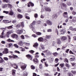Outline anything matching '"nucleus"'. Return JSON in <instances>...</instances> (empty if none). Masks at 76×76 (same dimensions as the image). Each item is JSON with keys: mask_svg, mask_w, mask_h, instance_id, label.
<instances>
[{"mask_svg": "<svg viewBox=\"0 0 76 76\" xmlns=\"http://www.w3.org/2000/svg\"><path fill=\"white\" fill-rule=\"evenodd\" d=\"M15 52L16 53H18V54H20V52H19V51L18 50H15Z\"/></svg>", "mask_w": 76, "mask_h": 76, "instance_id": "nucleus-61", "label": "nucleus"}, {"mask_svg": "<svg viewBox=\"0 0 76 76\" xmlns=\"http://www.w3.org/2000/svg\"><path fill=\"white\" fill-rule=\"evenodd\" d=\"M59 66L63 68V67H64V63L61 64H59Z\"/></svg>", "mask_w": 76, "mask_h": 76, "instance_id": "nucleus-31", "label": "nucleus"}, {"mask_svg": "<svg viewBox=\"0 0 76 76\" xmlns=\"http://www.w3.org/2000/svg\"><path fill=\"white\" fill-rule=\"evenodd\" d=\"M72 14L73 15H75L76 14V12L75 11H73L72 12Z\"/></svg>", "mask_w": 76, "mask_h": 76, "instance_id": "nucleus-50", "label": "nucleus"}, {"mask_svg": "<svg viewBox=\"0 0 76 76\" xmlns=\"http://www.w3.org/2000/svg\"><path fill=\"white\" fill-rule=\"evenodd\" d=\"M69 53L70 54H74V53L71 50H70Z\"/></svg>", "mask_w": 76, "mask_h": 76, "instance_id": "nucleus-63", "label": "nucleus"}, {"mask_svg": "<svg viewBox=\"0 0 76 76\" xmlns=\"http://www.w3.org/2000/svg\"><path fill=\"white\" fill-rule=\"evenodd\" d=\"M46 23L47 24H48V25H52V24H53L52 22L49 20H47Z\"/></svg>", "mask_w": 76, "mask_h": 76, "instance_id": "nucleus-9", "label": "nucleus"}, {"mask_svg": "<svg viewBox=\"0 0 76 76\" xmlns=\"http://www.w3.org/2000/svg\"><path fill=\"white\" fill-rule=\"evenodd\" d=\"M72 72L73 74H76V71H72Z\"/></svg>", "mask_w": 76, "mask_h": 76, "instance_id": "nucleus-54", "label": "nucleus"}, {"mask_svg": "<svg viewBox=\"0 0 76 76\" xmlns=\"http://www.w3.org/2000/svg\"><path fill=\"white\" fill-rule=\"evenodd\" d=\"M3 54H7L8 53V49L7 48L4 49V51L3 52Z\"/></svg>", "mask_w": 76, "mask_h": 76, "instance_id": "nucleus-10", "label": "nucleus"}, {"mask_svg": "<svg viewBox=\"0 0 76 76\" xmlns=\"http://www.w3.org/2000/svg\"><path fill=\"white\" fill-rule=\"evenodd\" d=\"M3 61H4L3 59H2L1 57H0V63H3Z\"/></svg>", "mask_w": 76, "mask_h": 76, "instance_id": "nucleus-26", "label": "nucleus"}, {"mask_svg": "<svg viewBox=\"0 0 76 76\" xmlns=\"http://www.w3.org/2000/svg\"><path fill=\"white\" fill-rule=\"evenodd\" d=\"M19 45L20 46H22L23 45V43H22V41H20L19 42Z\"/></svg>", "mask_w": 76, "mask_h": 76, "instance_id": "nucleus-32", "label": "nucleus"}, {"mask_svg": "<svg viewBox=\"0 0 76 76\" xmlns=\"http://www.w3.org/2000/svg\"><path fill=\"white\" fill-rule=\"evenodd\" d=\"M67 6L66 4L64 3H62L61 5V7L62 9H64V7Z\"/></svg>", "mask_w": 76, "mask_h": 76, "instance_id": "nucleus-6", "label": "nucleus"}, {"mask_svg": "<svg viewBox=\"0 0 76 76\" xmlns=\"http://www.w3.org/2000/svg\"><path fill=\"white\" fill-rule=\"evenodd\" d=\"M13 25H12V26L7 27V28L8 29H12V28H13Z\"/></svg>", "mask_w": 76, "mask_h": 76, "instance_id": "nucleus-35", "label": "nucleus"}, {"mask_svg": "<svg viewBox=\"0 0 76 76\" xmlns=\"http://www.w3.org/2000/svg\"><path fill=\"white\" fill-rule=\"evenodd\" d=\"M31 69H32L33 70H34L35 69V66L34 65H31Z\"/></svg>", "mask_w": 76, "mask_h": 76, "instance_id": "nucleus-34", "label": "nucleus"}, {"mask_svg": "<svg viewBox=\"0 0 76 76\" xmlns=\"http://www.w3.org/2000/svg\"><path fill=\"white\" fill-rule=\"evenodd\" d=\"M45 10H46V11H47L48 12V7H45Z\"/></svg>", "mask_w": 76, "mask_h": 76, "instance_id": "nucleus-55", "label": "nucleus"}, {"mask_svg": "<svg viewBox=\"0 0 76 76\" xmlns=\"http://www.w3.org/2000/svg\"><path fill=\"white\" fill-rule=\"evenodd\" d=\"M10 34V32L8 31L7 32L6 36L7 38H9V34Z\"/></svg>", "mask_w": 76, "mask_h": 76, "instance_id": "nucleus-23", "label": "nucleus"}, {"mask_svg": "<svg viewBox=\"0 0 76 76\" xmlns=\"http://www.w3.org/2000/svg\"><path fill=\"white\" fill-rule=\"evenodd\" d=\"M46 38H47V39H50L51 38V35H46Z\"/></svg>", "mask_w": 76, "mask_h": 76, "instance_id": "nucleus-28", "label": "nucleus"}, {"mask_svg": "<svg viewBox=\"0 0 76 76\" xmlns=\"http://www.w3.org/2000/svg\"><path fill=\"white\" fill-rule=\"evenodd\" d=\"M40 47L42 50H45V47H44L43 45L41 44Z\"/></svg>", "mask_w": 76, "mask_h": 76, "instance_id": "nucleus-25", "label": "nucleus"}, {"mask_svg": "<svg viewBox=\"0 0 76 76\" xmlns=\"http://www.w3.org/2000/svg\"><path fill=\"white\" fill-rule=\"evenodd\" d=\"M61 39L62 41H64L65 40H66L67 39V37L65 36H62L61 38Z\"/></svg>", "mask_w": 76, "mask_h": 76, "instance_id": "nucleus-8", "label": "nucleus"}, {"mask_svg": "<svg viewBox=\"0 0 76 76\" xmlns=\"http://www.w3.org/2000/svg\"><path fill=\"white\" fill-rule=\"evenodd\" d=\"M38 41H40V42L43 41H44V39H43L42 37H39L38 39Z\"/></svg>", "mask_w": 76, "mask_h": 76, "instance_id": "nucleus-19", "label": "nucleus"}, {"mask_svg": "<svg viewBox=\"0 0 76 76\" xmlns=\"http://www.w3.org/2000/svg\"><path fill=\"white\" fill-rule=\"evenodd\" d=\"M14 14V12H13V10H10V12L9 13V15H10V16H13Z\"/></svg>", "mask_w": 76, "mask_h": 76, "instance_id": "nucleus-13", "label": "nucleus"}, {"mask_svg": "<svg viewBox=\"0 0 76 76\" xmlns=\"http://www.w3.org/2000/svg\"><path fill=\"white\" fill-rule=\"evenodd\" d=\"M26 56L27 58H30L31 59H30V60H31L32 59V56L31 55L28 54L27 55H26Z\"/></svg>", "mask_w": 76, "mask_h": 76, "instance_id": "nucleus-21", "label": "nucleus"}, {"mask_svg": "<svg viewBox=\"0 0 76 76\" xmlns=\"http://www.w3.org/2000/svg\"><path fill=\"white\" fill-rule=\"evenodd\" d=\"M14 46L15 47H16L17 48H19V46H18V45H16V44H14Z\"/></svg>", "mask_w": 76, "mask_h": 76, "instance_id": "nucleus-62", "label": "nucleus"}, {"mask_svg": "<svg viewBox=\"0 0 76 76\" xmlns=\"http://www.w3.org/2000/svg\"><path fill=\"white\" fill-rule=\"evenodd\" d=\"M20 24H19L16 26L17 28H20V26L22 27V28L24 27V23L21 22Z\"/></svg>", "mask_w": 76, "mask_h": 76, "instance_id": "nucleus-1", "label": "nucleus"}, {"mask_svg": "<svg viewBox=\"0 0 76 76\" xmlns=\"http://www.w3.org/2000/svg\"><path fill=\"white\" fill-rule=\"evenodd\" d=\"M65 66L67 67H68L69 68V67H70V65H69V64H65Z\"/></svg>", "mask_w": 76, "mask_h": 76, "instance_id": "nucleus-53", "label": "nucleus"}, {"mask_svg": "<svg viewBox=\"0 0 76 76\" xmlns=\"http://www.w3.org/2000/svg\"><path fill=\"white\" fill-rule=\"evenodd\" d=\"M62 16L65 18H68V14L67 12H64L63 13Z\"/></svg>", "mask_w": 76, "mask_h": 76, "instance_id": "nucleus-3", "label": "nucleus"}, {"mask_svg": "<svg viewBox=\"0 0 76 76\" xmlns=\"http://www.w3.org/2000/svg\"><path fill=\"white\" fill-rule=\"evenodd\" d=\"M52 53L49 50H47L46 54L48 55H50Z\"/></svg>", "mask_w": 76, "mask_h": 76, "instance_id": "nucleus-24", "label": "nucleus"}, {"mask_svg": "<svg viewBox=\"0 0 76 76\" xmlns=\"http://www.w3.org/2000/svg\"><path fill=\"white\" fill-rule=\"evenodd\" d=\"M50 60V63H53V61L54 60V58H51Z\"/></svg>", "mask_w": 76, "mask_h": 76, "instance_id": "nucleus-38", "label": "nucleus"}, {"mask_svg": "<svg viewBox=\"0 0 76 76\" xmlns=\"http://www.w3.org/2000/svg\"><path fill=\"white\" fill-rule=\"evenodd\" d=\"M31 6H34V3L31 2H29L28 4V7H29Z\"/></svg>", "mask_w": 76, "mask_h": 76, "instance_id": "nucleus-11", "label": "nucleus"}, {"mask_svg": "<svg viewBox=\"0 0 76 76\" xmlns=\"http://www.w3.org/2000/svg\"><path fill=\"white\" fill-rule=\"evenodd\" d=\"M58 60L59 59L57 58H56L55 60V63H58Z\"/></svg>", "mask_w": 76, "mask_h": 76, "instance_id": "nucleus-37", "label": "nucleus"}, {"mask_svg": "<svg viewBox=\"0 0 76 76\" xmlns=\"http://www.w3.org/2000/svg\"><path fill=\"white\" fill-rule=\"evenodd\" d=\"M3 2H5L6 3H9L10 0H3Z\"/></svg>", "mask_w": 76, "mask_h": 76, "instance_id": "nucleus-33", "label": "nucleus"}, {"mask_svg": "<svg viewBox=\"0 0 76 76\" xmlns=\"http://www.w3.org/2000/svg\"><path fill=\"white\" fill-rule=\"evenodd\" d=\"M12 38H15L17 40H18L19 39V37H18V36L15 34H12Z\"/></svg>", "mask_w": 76, "mask_h": 76, "instance_id": "nucleus-2", "label": "nucleus"}, {"mask_svg": "<svg viewBox=\"0 0 76 76\" xmlns=\"http://www.w3.org/2000/svg\"><path fill=\"white\" fill-rule=\"evenodd\" d=\"M1 43L3 44H5V43H6V42L4 41H2L1 42Z\"/></svg>", "mask_w": 76, "mask_h": 76, "instance_id": "nucleus-57", "label": "nucleus"}, {"mask_svg": "<svg viewBox=\"0 0 76 76\" xmlns=\"http://www.w3.org/2000/svg\"><path fill=\"white\" fill-rule=\"evenodd\" d=\"M73 58H71L70 59L71 60H72L73 61H74V60L75 59V57L74 56H73Z\"/></svg>", "mask_w": 76, "mask_h": 76, "instance_id": "nucleus-49", "label": "nucleus"}, {"mask_svg": "<svg viewBox=\"0 0 76 76\" xmlns=\"http://www.w3.org/2000/svg\"><path fill=\"white\" fill-rule=\"evenodd\" d=\"M47 31L48 32H51V31H52V30L51 29H48V30H47Z\"/></svg>", "mask_w": 76, "mask_h": 76, "instance_id": "nucleus-64", "label": "nucleus"}, {"mask_svg": "<svg viewBox=\"0 0 76 76\" xmlns=\"http://www.w3.org/2000/svg\"><path fill=\"white\" fill-rule=\"evenodd\" d=\"M33 61L35 64H37V63H38L39 62L37 58H34L33 60Z\"/></svg>", "mask_w": 76, "mask_h": 76, "instance_id": "nucleus-12", "label": "nucleus"}, {"mask_svg": "<svg viewBox=\"0 0 76 76\" xmlns=\"http://www.w3.org/2000/svg\"><path fill=\"white\" fill-rule=\"evenodd\" d=\"M13 57L14 58H18V56L16 55H15L14 54H13Z\"/></svg>", "mask_w": 76, "mask_h": 76, "instance_id": "nucleus-44", "label": "nucleus"}, {"mask_svg": "<svg viewBox=\"0 0 76 76\" xmlns=\"http://www.w3.org/2000/svg\"><path fill=\"white\" fill-rule=\"evenodd\" d=\"M67 47V46H66V45H63L62 47V49H64V48H65Z\"/></svg>", "mask_w": 76, "mask_h": 76, "instance_id": "nucleus-51", "label": "nucleus"}, {"mask_svg": "<svg viewBox=\"0 0 76 76\" xmlns=\"http://www.w3.org/2000/svg\"><path fill=\"white\" fill-rule=\"evenodd\" d=\"M11 66L12 67H13L15 69H17L18 68V66L15 64H11Z\"/></svg>", "mask_w": 76, "mask_h": 76, "instance_id": "nucleus-7", "label": "nucleus"}, {"mask_svg": "<svg viewBox=\"0 0 76 76\" xmlns=\"http://www.w3.org/2000/svg\"><path fill=\"white\" fill-rule=\"evenodd\" d=\"M24 76H28V74L26 72H24Z\"/></svg>", "mask_w": 76, "mask_h": 76, "instance_id": "nucleus-52", "label": "nucleus"}, {"mask_svg": "<svg viewBox=\"0 0 76 76\" xmlns=\"http://www.w3.org/2000/svg\"><path fill=\"white\" fill-rule=\"evenodd\" d=\"M57 16H58L56 14H55L53 15L52 17L53 18H54V19H56V18H57Z\"/></svg>", "mask_w": 76, "mask_h": 76, "instance_id": "nucleus-16", "label": "nucleus"}, {"mask_svg": "<svg viewBox=\"0 0 76 76\" xmlns=\"http://www.w3.org/2000/svg\"><path fill=\"white\" fill-rule=\"evenodd\" d=\"M34 17L36 18H38V14H35L34 15Z\"/></svg>", "mask_w": 76, "mask_h": 76, "instance_id": "nucleus-59", "label": "nucleus"}, {"mask_svg": "<svg viewBox=\"0 0 76 76\" xmlns=\"http://www.w3.org/2000/svg\"><path fill=\"white\" fill-rule=\"evenodd\" d=\"M39 68L40 69H42V64L39 65Z\"/></svg>", "mask_w": 76, "mask_h": 76, "instance_id": "nucleus-43", "label": "nucleus"}, {"mask_svg": "<svg viewBox=\"0 0 76 76\" xmlns=\"http://www.w3.org/2000/svg\"><path fill=\"white\" fill-rule=\"evenodd\" d=\"M12 75L13 76H15V72H16V70H12Z\"/></svg>", "mask_w": 76, "mask_h": 76, "instance_id": "nucleus-30", "label": "nucleus"}, {"mask_svg": "<svg viewBox=\"0 0 76 76\" xmlns=\"http://www.w3.org/2000/svg\"><path fill=\"white\" fill-rule=\"evenodd\" d=\"M4 59L6 61H8L9 60V58L7 57H5L4 58Z\"/></svg>", "mask_w": 76, "mask_h": 76, "instance_id": "nucleus-40", "label": "nucleus"}, {"mask_svg": "<svg viewBox=\"0 0 76 76\" xmlns=\"http://www.w3.org/2000/svg\"><path fill=\"white\" fill-rule=\"evenodd\" d=\"M7 41L8 42H15V41L14 40H11V39H8L7 40Z\"/></svg>", "mask_w": 76, "mask_h": 76, "instance_id": "nucleus-18", "label": "nucleus"}, {"mask_svg": "<svg viewBox=\"0 0 76 76\" xmlns=\"http://www.w3.org/2000/svg\"><path fill=\"white\" fill-rule=\"evenodd\" d=\"M3 22L7 24L8 23H10L11 22V21H9L8 20H4L3 21Z\"/></svg>", "mask_w": 76, "mask_h": 76, "instance_id": "nucleus-14", "label": "nucleus"}, {"mask_svg": "<svg viewBox=\"0 0 76 76\" xmlns=\"http://www.w3.org/2000/svg\"><path fill=\"white\" fill-rule=\"evenodd\" d=\"M68 6H70L72 5V3H71V2H69L67 4Z\"/></svg>", "mask_w": 76, "mask_h": 76, "instance_id": "nucleus-60", "label": "nucleus"}, {"mask_svg": "<svg viewBox=\"0 0 76 76\" xmlns=\"http://www.w3.org/2000/svg\"><path fill=\"white\" fill-rule=\"evenodd\" d=\"M18 18H19V19H22V18H23V16H22V15L18 14Z\"/></svg>", "mask_w": 76, "mask_h": 76, "instance_id": "nucleus-22", "label": "nucleus"}, {"mask_svg": "<svg viewBox=\"0 0 76 76\" xmlns=\"http://www.w3.org/2000/svg\"><path fill=\"white\" fill-rule=\"evenodd\" d=\"M7 5L8 6L9 8H12V5L10 4H7Z\"/></svg>", "mask_w": 76, "mask_h": 76, "instance_id": "nucleus-29", "label": "nucleus"}, {"mask_svg": "<svg viewBox=\"0 0 76 76\" xmlns=\"http://www.w3.org/2000/svg\"><path fill=\"white\" fill-rule=\"evenodd\" d=\"M68 76H73V74L70 72H69L68 73Z\"/></svg>", "mask_w": 76, "mask_h": 76, "instance_id": "nucleus-39", "label": "nucleus"}, {"mask_svg": "<svg viewBox=\"0 0 76 76\" xmlns=\"http://www.w3.org/2000/svg\"><path fill=\"white\" fill-rule=\"evenodd\" d=\"M64 62H66V63H69V61H68V60H67L66 58L64 59Z\"/></svg>", "mask_w": 76, "mask_h": 76, "instance_id": "nucleus-42", "label": "nucleus"}, {"mask_svg": "<svg viewBox=\"0 0 76 76\" xmlns=\"http://www.w3.org/2000/svg\"><path fill=\"white\" fill-rule=\"evenodd\" d=\"M38 45V44L37 43H35L34 45H33L34 47L35 48H37Z\"/></svg>", "mask_w": 76, "mask_h": 76, "instance_id": "nucleus-20", "label": "nucleus"}, {"mask_svg": "<svg viewBox=\"0 0 76 76\" xmlns=\"http://www.w3.org/2000/svg\"><path fill=\"white\" fill-rule=\"evenodd\" d=\"M55 33H56L57 34V35H58V30L56 29L55 30Z\"/></svg>", "mask_w": 76, "mask_h": 76, "instance_id": "nucleus-58", "label": "nucleus"}, {"mask_svg": "<svg viewBox=\"0 0 76 76\" xmlns=\"http://www.w3.org/2000/svg\"><path fill=\"white\" fill-rule=\"evenodd\" d=\"M16 32L18 34L20 35V34H22V31L21 30H17L16 31Z\"/></svg>", "mask_w": 76, "mask_h": 76, "instance_id": "nucleus-17", "label": "nucleus"}, {"mask_svg": "<svg viewBox=\"0 0 76 76\" xmlns=\"http://www.w3.org/2000/svg\"><path fill=\"white\" fill-rule=\"evenodd\" d=\"M57 43L59 45H60L61 43V40L60 39H58L57 40Z\"/></svg>", "mask_w": 76, "mask_h": 76, "instance_id": "nucleus-15", "label": "nucleus"}, {"mask_svg": "<svg viewBox=\"0 0 76 76\" xmlns=\"http://www.w3.org/2000/svg\"><path fill=\"white\" fill-rule=\"evenodd\" d=\"M22 64H23V65L21 66V69L23 70H25L26 69L27 65L26 64H23V63H22Z\"/></svg>", "mask_w": 76, "mask_h": 76, "instance_id": "nucleus-4", "label": "nucleus"}, {"mask_svg": "<svg viewBox=\"0 0 76 76\" xmlns=\"http://www.w3.org/2000/svg\"><path fill=\"white\" fill-rule=\"evenodd\" d=\"M75 19H76V17H74L73 18L72 20H73V22H76V19L75 20Z\"/></svg>", "mask_w": 76, "mask_h": 76, "instance_id": "nucleus-48", "label": "nucleus"}, {"mask_svg": "<svg viewBox=\"0 0 76 76\" xmlns=\"http://www.w3.org/2000/svg\"><path fill=\"white\" fill-rule=\"evenodd\" d=\"M33 25H32V24H30L29 27H30V29H31L32 30V31H33L35 33L36 32V31L35 30V27H33V26H32Z\"/></svg>", "mask_w": 76, "mask_h": 76, "instance_id": "nucleus-5", "label": "nucleus"}, {"mask_svg": "<svg viewBox=\"0 0 76 76\" xmlns=\"http://www.w3.org/2000/svg\"><path fill=\"white\" fill-rule=\"evenodd\" d=\"M69 29L70 30H71V31H74V28H73L72 27H70Z\"/></svg>", "mask_w": 76, "mask_h": 76, "instance_id": "nucleus-46", "label": "nucleus"}, {"mask_svg": "<svg viewBox=\"0 0 76 76\" xmlns=\"http://www.w3.org/2000/svg\"><path fill=\"white\" fill-rule=\"evenodd\" d=\"M53 55H54V56H57V55H58V53L56 52H55V53H53Z\"/></svg>", "mask_w": 76, "mask_h": 76, "instance_id": "nucleus-47", "label": "nucleus"}, {"mask_svg": "<svg viewBox=\"0 0 76 76\" xmlns=\"http://www.w3.org/2000/svg\"><path fill=\"white\" fill-rule=\"evenodd\" d=\"M29 53H31V54H33L34 53V51L33 50H31L30 51H29Z\"/></svg>", "mask_w": 76, "mask_h": 76, "instance_id": "nucleus-56", "label": "nucleus"}, {"mask_svg": "<svg viewBox=\"0 0 76 76\" xmlns=\"http://www.w3.org/2000/svg\"><path fill=\"white\" fill-rule=\"evenodd\" d=\"M35 33H36V34L37 35H41V33L40 32H35Z\"/></svg>", "mask_w": 76, "mask_h": 76, "instance_id": "nucleus-41", "label": "nucleus"}, {"mask_svg": "<svg viewBox=\"0 0 76 76\" xmlns=\"http://www.w3.org/2000/svg\"><path fill=\"white\" fill-rule=\"evenodd\" d=\"M61 32L62 34H65V30L64 29L62 30L61 31Z\"/></svg>", "mask_w": 76, "mask_h": 76, "instance_id": "nucleus-27", "label": "nucleus"}, {"mask_svg": "<svg viewBox=\"0 0 76 76\" xmlns=\"http://www.w3.org/2000/svg\"><path fill=\"white\" fill-rule=\"evenodd\" d=\"M7 5L6 4H4V5H2V8L3 9H4V8H5L6 7H7Z\"/></svg>", "mask_w": 76, "mask_h": 76, "instance_id": "nucleus-36", "label": "nucleus"}, {"mask_svg": "<svg viewBox=\"0 0 76 76\" xmlns=\"http://www.w3.org/2000/svg\"><path fill=\"white\" fill-rule=\"evenodd\" d=\"M9 12V11H4L3 12V13H6V14H8Z\"/></svg>", "mask_w": 76, "mask_h": 76, "instance_id": "nucleus-45", "label": "nucleus"}]
</instances>
